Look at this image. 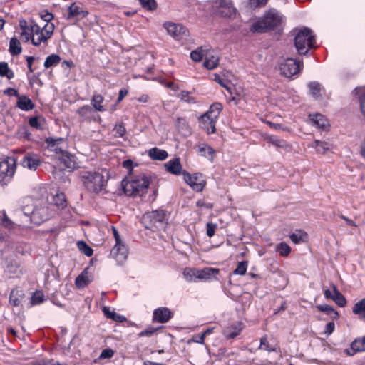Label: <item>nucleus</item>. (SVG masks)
<instances>
[{
	"label": "nucleus",
	"instance_id": "obj_1",
	"mask_svg": "<svg viewBox=\"0 0 365 365\" xmlns=\"http://www.w3.org/2000/svg\"><path fill=\"white\" fill-rule=\"evenodd\" d=\"M19 27L21 29V38L25 42L31 41L35 46L43 47L48 45V41L51 38L55 26L53 24H46L43 27L38 26L35 21L21 19L19 21Z\"/></svg>",
	"mask_w": 365,
	"mask_h": 365
},
{
	"label": "nucleus",
	"instance_id": "obj_2",
	"mask_svg": "<svg viewBox=\"0 0 365 365\" xmlns=\"http://www.w3.org/2000/svg\"><path fill=\"white\" fill-rule=\"evenodd\" d=\"M81 183L89 192L98 194L104 191L108 180V171L106 169L82 170L79 173Z\"/></svg>",
	"mask_w": 365,
	"mask_h": 365
},
{
	"label": "nucleus",
	"instance_id": "obj_3",
	"mask_svg": "<svg viewBox=\"0 0 365 365\" xmlns=\"http://www.w3.org/2000/svg\"><path fill=\"white\" fill-rule=\"evenodd\" d=\"M150 184V180L144 174L130 175L122 181L125 193L133 196L145 192Z\"/></svg>",
	"mask_w": 365,
	"mask_h": 365
},
{
	"label": "nucleus",
	"instance_id": "obj_4",
	"mask_svg": "<svg viewBox=\"0 0 365 365\" xmlns=\"http://www.w3.org/2000/svg\"><path fill=\"white\" fill-rule=\"evenodd\" d=\"M22 210L26 216L29 217V220L36 225L41 224L51 216L46 202L38 203L34 205H26L23 207Z\"/></svg>",
	"mask_w": 365,
	"mask_h": 365
},
{
	"label": "nucleus",
	"instance_id": "obj_5",
	"mask_svg": "<svg viewBox=\"0 0 365 365\" xmlns=\"http://www.w3.org/2000/svg\"><path fill=\"white\" fill-rule=\"evenodd\" d=\"M282 18L278 11L274 9L265 13L264 17L252 25L253 32H265L279 24Z\"/></svg>",
	"mask_w": 365,
	"mask_h": 365
},
{
	"label": "nucleus",
	"instance_id": "obj_6",
	"mask_svg": "<svg viewBox=\"0 0 365 365\" xmlns=\"http://www.w3.org/2000/svg\"><path fill=\"white\" fill-rule=\"evenodd\" d=\"M314 36L308 28L299 30L294 38L295 47L299 54H306L309 49L314 46Z\"/></svg>",
	"mask_w": 365,
	"mask_h": 365
},
{
	"label": "nucleus",
	"instance_id": "obj_7",
	"mask_svg": "<svg viewBox=\"0 0 365 365\" xmlns=\"http://www.w3.org/2000/svg\"><path fill=\"white\" fill-rule=\"evenodd\" d=\"M168 217L165 210H156L143 215V221L146 228L163 229L167 224Z\"/></svg>",
	"mask_w": 365,
	"mask_h": 365
},
{
	"label": "nucleus",
	"instance_id": "obj_8",
	"mask_svg": "<svg viewBox=\"0 0 365 365\" xmlns=\"http://www.w3.org/2000/svg\"><path fill=\"white\" fill-rule=\"evenodd\" d=\"M303 68V63L292 58H288L279 63L280 73L287 78L297 75Z\"/></svg>",
	"mask_w": 365,
	"mask_h": 365
},
{
	"label": "nucleus",
	"instance_id": "obj_9",
	"mask_svg": "<svg viewBox=\"0 0 365 365\" xmlns=\"http://www.w3.org/2000/svg\"><path fill=\"white\" fill-rule=\"evenodd\" d=\"M16 160L13 157L0 161V182L6 183L14 174Z\"/></svg>",
	"mask_w": 365,
	"mask_h": 365
},
{
	"label": "nucleus",
	"instance_id": "obj_10",
	"mask_svg": "<svg viewBox=\"0 0 365 365\" xmlns=\"http://www.w3.org/2000/svg\"><path fill=\"white\" fill-rule=\"evenodd\" d=\"M163 27L168 34L175 40H183L189 36L187 29L180 24L168 21L163 24Z\"/></svg>",
	"mask_w": 365,
	"mask_h": 365
},
{
	"label": "nucleus",
	"instance_id": "obj_11",
	"mask_svg": "<svg viewBox=\"0 0 365 365\" xmlns=\"http://www.w3.org/2000/svg\"><path fill=\"white\" fill-rule=\"evenodd\" d=\"M183 179L190 187L196 192H201L204 189L206 181L203 178L202 174L194 173L190 174L187 171L182 172Z\"/></svg>",
	"mask_w": 365,
	"mask_h": 365
},
{
	"label": "nucleus",
	"instance_id": "obj_12",
	"mask_svg": "<svg viewBox=\"0 0 365 365\" xmlns=\"http://www.w3.org/2000/svg\"><path fill=\"white\" fill-rule=\"evenodd\" d=\"M217 12L222 16L233 18L237 14V9L232 0H217Z\"/></svg>",
	"mask_w": 365,
	"mask_h": 365
},
{
	"label": "nucleus",
	"instance_id": "obj_13",
	"mask_svg": "<svg viewBox=\"0 0 365 365\" xmlns=\"http://www.w3.org/2000/svg\"><path fill=\"white\" fill-rule=\"evenodd\" d=\"M68 14L67 19L81 20L86 17L88 11L86 10L81 3H72L68 8Z\"/></svg>",
	"mask_w": 365,
	"mask_h": 365
},
{
	"label": "nucleus",
	"instance_id": "obj_14",
	"mask_svg": "<svg viewBox=\"0 0 365 365\" xmlns=\"http://www.w3.org/2000/svg\"><path fill=\"white\" fill-rule=\"evenodd\" d=\"M110 255L118 265L123 264L128 258V248L125 244L115 245L110 252Z\"/></svg>",
	"mask_w": 365,
	"mask_h": 365
},
{
	"label": "nucleus",
	"instance_id": "obj_15",
	"mask_svg": "<svg viewBox=\"0 0 365 365\" xmlns=\"http://www.w3.org/2000/svg\"><path fill=\"white\" fill-rule=\"evenodd\" d=\"M212 115L205 113L199 118L200 127L208 134L214 133L216 130L215 123L217 118H212Z\"/></svg>",
	"mask_w": 365,
	"mask_h": 365
},
{
	"label": "nucleus",
	"instance_id": "obj_16",
	"mask_svg": "<svg viewBox=\"0 0 365 365\" xmlns=\"http://www.w3.org/2000/svg\"><path fill=\"white\" fill-rule=\"evenodd\" d=\"M58 160L60 164L65 169L73 170L78 167L75 156L69 154L67 152L63 153L59 157Z\"/></svg>",
	"mask_w": 365,
	"mask_h": 365
},
{
	"label": "nucleus",
	"instance_id": "obj_17",
	"mask_svg": "<svg viewBox=\"0 0 365 365\" xmlns=\"http://www.w3.org/2000/svg\"><path fill=\"white\" fill-rule=\"evenodd\" d=\"M21 164L24 168L35 170L40 165L41 160L36 155L29 153L24 157Z\"/></svg>",
	"mask_w": 365,
	"mask_h": 365
},
{
	"label": "nucleus",
	"instance_id": "obj_18",
	"mask_svg": "<svg viewBox=\"0 0 365 365\" xmlns=\"http://www.w3.org/2000/svg\"><path fill=\"white\" fill-rule=\"evenodd\" d=\"M172 317V312L167 307H160L153 312V320L160 323L167 322Z\"/></svg>",
	"mask_w": 365,
	"mask_h": 365
},
{
	"label": "nucleus",
	"instance_id": "obj_19",
	"mask_svg": "<svg viewBox=\"0 0 365 365\" xmlns=\"http://www.w3.org/2000/svg\"><path fill=\"white\" fill-rule=\"evenodd\" d=\"M220 269L217 268L205 267L199 269L198 280L199 281H208L216 278L219 274Z\"/></svg>",
	"mask_w": 365,
	"mask_h": 365
},
{
	"label": "nucleus",
	"instance_id": "obj_20",
	"mask_svg": "<svg viewBox=\"0 0 365 365\" xmlns=\"http://www.w3.org/2000/svg\"><path fill=\"white\" fill-rule=\"evenodd\" d=\"M365 351V336L355 339L351 344V348L346 349L345 352L349 356H353L358 351Z\"/></svg>",
	"mask_w": 365,
	"mask_h": 365
},
{
	"label": "nucleus",
	"instance_id": "obj_21",
	"mask_svg": "<svg viewBox=\"0 0 365 365\" xmlns=\"http://www.w3.org/2000/svg\"><path fill=\"white\" fill-rule=\"evenodd\" d=\"M242 329L241 323H236L230 327H227L224 331L223 334L227 339H234L237 336Z\"/></svg>",
	"mask_w": 365,
	"mask_h": 365
},
{
	"label": "nucleus",
	"instance_id": "obj_22",
	"mask_svg": "<svg viewBox=\"0 0 365 365\" xmlns=\"http://www.w3.org/2000/svg\"><path fill=\"white\" fill-rule=\"evenodd\" d=\"M310 120L312 124L318 128L325 130L329 126V123L327 118L319 113L309 115Z\"/></svg>",
	"mask_w": 365,
	"mask_h": 365
},
{
	"label": "nucleus",
	"instance_id": "obj_23",
	"mask_svg": "<svg viewBox=\"0 0 365 365\" xmlns=\"http://www.w3.org/2000/svg\"><path fill=\"white\" fill-rule=\"evenodd\" d=\"M47 147L51 151H53L56 153H60L61 155L64 153L63 148L61 144L63 143V138H47L46 140Z\"/></svg>",
	"mask_w": 365,
	"mask_h": 365
},
{
	"label": "nucleus",
	"instance_id": "obj_24",
	"mask_svg": "<svg viewBox=\"0 0 365 365\" xmlns=\"http://www.w3.org/2000/svg\"><path fill=\"white\" fill-rule=\"evenodd\" d=\"M17 99L18 101L16 106L21 110L28 111L32 110L34 108V104L33 103L31 100L26 96L19 95Z\"/></svg>",
	"mask_w": 365,
	"mask_h": 365
},
{
	"label": "nucleus",
	"instance_id": "obj_25",
	"mask_svg": "<svg viewBox=\"0 0 365 365\" xmlns=\"http://www.w3.org/2000/svg\"><path fill=\"white\" fill-rule=\"evenodd\" d=\"M165 167L169 173L175 175H179L182 170V166L179 158H175L168 161L165 164Z\"/></svg>",
	"mask_w": 365,
	"mask_h": 365
},
{
	"label": "nucleus",
	"instance_id": "obj_26",
	"mask_svg": "<svg viewBox=\"0 0 365 365\" xmlns=\"http://www.w3.org/2000/svg\"><path fill=\"white\" fill-rule=\"evenodd\" d=\"M175 126L183 135L187 136L191 134V128L185 118H178L175 121Z\"/></svg>",
	"mask_w": 365,
	"mask_h": 365
},
{
	"label": "nucleus",
	"instance_id": "obj_27",
	"mask_svg": "<svg viewBox=\"0 0 365 365\" xmlns=\"http://www.w3.org/2000/svg\"><path fill=\"white\" fill-rule=\"evenodd\" d=\"M148 155L155 160H164L168 158V154L165 150L153 148L148 150Z\"/></svg>",
	"mask_w": 365,
	"mask_h": 365
},
{
	"label": "nucleus",
	"instance_id": "obj_28",
	"mask_svg": "<svg viewBox=\"0 0 365 365\" xmlns=\"http://www.w3.org/2000/svg\"><path fill=\"white\" fill-rule=\"evenodd\" d=\"M182 274L187 282H195L198 280L199 269L186 267Z\"/></svg>",
	"mask_w": 365,
	"mask_h": 365
},
{
	"label": "nucleus",
	"instance_id": "obj_29",
	"mask_svg": "<svg viewBox=\"0 0 365 365\" xmlns=\"http://www.w3.org/2000/svg\"><path fill=\"white\" fill-rule=\"evenodd\" d=\"M24 298V293L21 290L14 289L9 295V303L13 306H19Z\"/></svg>",
	"mask_w": 365,
	"mask_h": 365
},
{
	"label": "nucleus",
	"instance_id": "obj_30",
	"mask_svg": "<svg viewBox=\"0 0 365 365\" xmlns=\"http://www.w3.org/2000/svg\"><path fill=\"white\" fill-rule=\"evenodd\" d=\"M308 88L309 89V93L313 98L316 99L321 98L323 88L319 83L317 81L310 82L308 84Z\"/></svg>",
	"mask_w": 365,
	"mask_h": 365
},
{
	"label": "nucleus",
	"instance_id": "obj_31",
	"mask_svg": "<svg viewBox=\"0 0 365 365\" xmlns=\"http://www.w3.org/2000/svg\"><path fill=\"white\" fill-rule=\"evenodd\" d=\"M104 101V98L101 94H94L91 98V103L95 110L99 112H103L106 108L102 105Z\"/></svg>",
	"mask_w": 365,
	"mask_h": 365
},
{
	"label": "nucleus",
	"instance_id": "obj_32",
	"mask_svg": "<svg viewBox=\"0 0 365 365\" xmlns=\"http://www.w3.org/2000/svg\"><path fill=\"white\" fill-rule=\"evenodd\" d=\"M205 61H204V66L210 70L215 68L219 62V58L217 56L210 55L209 50L207 51V54L205 56Z\"/></svg>",
	"mask_w": 365,
	"mask_h": 365
},
{
	"label": "nucleus",
	"instance_id": "obj_33",
	"mask_svg": "<svg viewBox=\"0 0 365 365\" xmlns=\"http://www.w3.org/2000/svg\"><path fill=\"white\" fill-rule=\"evenodd\" d=\"M208 48L206 47H198L190 53V58L195 62H200L207 54Z\"/></svg>",
	"mask_w": 365,
	"mask_h": 365
},
{
	"label": "nucleus",
	"instance_id": "obj_34",
	"mask_svg": "<svg viewBox=\"0 0 365 365\" xmlns=\"http://www.w3.org/2000/svg\"><path fill=\"white\" fill-rule=\"evenodd\" d=\"M9 50L12 56H16L21 53L22 48L21 43L16 38H12L10 40Z\"/></svg>",
	"mask_w": 365,
	"mask_h": 365
},
{
	"label": "nucleus",
	"instance_id": "obj_35",
	"mask_svg": "<svg viewBox=\"0 0 365 365\" xmlns=\"http://www.w3.org/2000/svg\"><path fill=\"white\" fill-rule=\"evenodd\" d=\"M103 312L107 318L111 319L115 322H122L126 319L125 317L116 314L114 311L110 310L109 307H104Z\"/></svg>",
	"mask_w": 365,
	"mask_h": 365
},
{
	"label": "nucleus",
	"instance_id": "obj_36",
	"mask_svg": "<svg viewBox=\"0 0 365 365\" xmlns=\"http://www.w3.org/2000/svg\"><path fill=\"white\" fill-rule=\"evenodd\" d=\"M0 76L6 77L8 79H11L14 76L13 71L9 68L6 62H0Z\"/></svg>",
	"mask_w": 365,
	"mask_h": 365
},
{
	"label": "nucleus",
	"instance_id": "obj_37",
	"mask_svg": "<svg viewBox=\"0 0 365 365\" xmlns=\"http://www.w3.org/2000/svg\"><path fill=\"white\" fill-rule=\"evenodd\" d=\"M354 93L358 96L359 99L361 110L363 114L365 115V86L356 88L354 90Z\"/></svg>",
	"mask_w": 365,
	"mask_h": 365
},
{
	"label": "nucleus",
	"instance_id": "obj_38",
	"mask_svg": "<svg viewBox=\"0 0 365 365\" xmlns=\"http://www.w3.org/2000/svg\"><path fill=\"white\" fill-rule=\"evenodd\" d=\"M334 288V296L332 297V300L335 302V303L341 307H343L346 305V298L344 297V296L341 294L338 289H336V287L335 286L333 287Z\"/></svg>",
	"mask_w": 365,
	"mask_h": 365
},
{
	"label": "nucleus",
	"instance_id": "obj_39",
	"mask_svg": "<svg viewBox=\"0 0 365 365\" xmlns=\"http://www.w3.org/2000/svg\"><path fill=\"white\" fill-rule=\"evenodd\" d=\"M61 61V58L57 54H51L48 56L44 62V67L48 68L53 66H56Z\"/></svg>",
	"mask_w": 365,
	"mask_h": 365
},
{
	"label": "nucleus",
	"instance_id": "obj_40",
	"mask_svg": "<svg viewBox=\"0 0 365 365\" xmlns=\"http://www.w3.org/2000/svg\"><path fill=\"white\" fill-rule=\"evenodd\" d=\"M312 147H314L316 151L319 154H324L329 150V145L326 142L320 140H315L312 144Z\"/></svg>",
	"mask_w": 365,
	"mask_h": 365
},
{
	"label": "nucleus",
	"instance_id": "obj_41",
	"mask_svg": "<svg viewBox=\"0 0 365 365\" xmlns=\"http://www.w3.org/2000/svg\"><path fill=\"white\" fill-rule=\"evenodd\" d=\"M222 109V106L220 103H215L210 106V109L205 113L212 115V118H218L220 111Z\"/></svg>",
	"mask_w": 365,
	"mask_h": 365
},
{
	"label": "nucleus",
	"instance_id": "obj_42",
	"mask_svg": "<svg viewBox=\"0 0 365 365\" xmlns=\"http://www.w3.org/2000/svg\"><path fill=\"white\" fill-rule=\"evenodd\" d=\"M51 203L58 207H64L66 206V198L63 192L57 193L52 197Z\"/></svg>",
	"mask_w": 365,
	"mask_h": 365
},
{
	"label": "nucleus",
	"instance_id": "obj_43",
	"mask_svg": "<svg viewBox=\"0 0 365 365\" xmlns=\"http://www.w3.org/2000/svg\"><path fill=\"white\" fill-rule=\"evenodd\" d=\"M317 309L319 311L323 312L328 315L332 316L334 318H337L339 317L338 312L335 311L331 307L327 304L317 305Z\"/></svg>",
	"mask_w": 365,
	"mask_h": 365
},
{
	"label": "nucleus",
	"instance_id": "obj_44",
	"mask_svg": "<svg viewBox=\"0 0 365 365\" xmlns=\"http://www.w3.org/2000/svg\"><path fill=\"white\" fill-rule=\"evenodd\" d=\"M353 312L355 314L365 317V298L354 304L353 307Z\"/></svg>",
	"mask_w": 365,
	"mask_h": 365
},
{
	"label": "nucleus",
	"instance_id": "obj_45",
	"mask_svg": "<svg viewBox=\"0 0 365 365\" xmlns=\"http://www.w3.org/2000/svg\"><path fill=\"white\" fill-rule=\"evenodd\" d=\"M89 283V279L87 273L82 272L77 277L75 281V284L77 287L82 288L86 286Z\"/></svg>",
	"mask_w": 365,
	"mask_h": 365
},
{
	"label": "nucleus",
	"instance_id": "obj_46",
	"mask_svg": "<svg viewBox=\"0 0 365 365\" xmlns=\"http://www.w3.org/2000/svg\"><path fill=\"white\" fill-rule=\"evenodd\" d=\"M44 122L43 119L41 118L40 117L35 116L31 117L29 120V124L31 127L38 129V130H42L43 125L42 123Z\"/></svg>",
	"mask_w": 365,
	"mask_h": 365
},
{
	"label": "nucleus",
	"instance_id": "obj_47",
	"mask_svg": "<svg viewBox=\"0 0 365 365\" xmlns=\"http://www.w3.org/2000/svg\"><path fill=\"white\" fill-rule=\"evenodd\" d=\"M77 247L87 257H91L93 255V250L84 241H78Z\"/></svg>",
	"mask_w": 365,
	"mask_h": 365
},
{
	"label": "nucleus",
	"instance_id": "obj_48",
	"mask_svg": "<svg viewBox=\"0 0 365 365\" xmlns=\"http://www.w3.org/2000/svg\"><path fill=\"white\" fill-rule=\"evenodd\" d=\"M199 152L201 153L202 155L209 158L211 160H213L215 150L210 146L207 145H203L199 148Z\"/></svg>",
	"mask_w": 365,
	"mask_h": 365
},
{
	"label": "nucleus",
	"instance_id": "obj_49",
	"mask_svg": "<svg viewBox=\"0 0 365 365\" xmlns=\"http://www.w3.org/2000/svg\"><path fill=\"white\" fill-rule=\"evenodd\" d=\"M276 251L281 256H287L291 252V247L286 243L282 242L277 245Z\"/></svg>",
	"mask_w": 365,
	"mask_h": 365
},
{
	"label": "nucleus",
	"instance_id": "obj_50",
	"mask_svg": "<svg viewBox=\"0 0 365 365\" xmlns=\"http://www.w3.org/2000/svg\"><path fill=\"white\" fill-rule=\"evenodd\" d=\"M178 97L180 98L182 101L187 102L188 103H195L197 102L195 97L190 96V93L187 91H182L178 95Z\"/></svg>",
	"mask_w": 365,
	"mask_h": 365
},
{
	"label": "nucleus",
	"instance_id": "obj_51",
	"mask_svg": "<svg viewBox=\"0 0 365 365\" xmlns=\"http://www.w3.org/2000/svg\"><path fill=\"white\" fill-rule=\"evenodd\" d=\"M306 233L299 231L297 232H294L290 235V240L295 244L300 243L303 242L306 238Z\"/></svg>",
	"mask_w": 365,
	"mask_h": 365
},
{
	"label": "nucleus",
	"instance_id": "obj_52",
	"mask_svg": "<svg viewBox=\"0 0 365 365\" xmlns=\"http://www.w3.org/2000/svg\"><path fill=\"white\" fill-rule=\"evenodd\" d=\"M31 300L32 305L39 304L44 301V294L41 291H36L32 295Z\"/></svg>",
	"mask_w": 365,
	"mask_h": 365
},
{
	"label": "nucleus",
	"instance_id": "obj_53",
	"mask_svg": "<svg viewBox=\"0 0 365 365\" xmlns=\"http://www.w3.org/2000/svg\"><path fill=\"white\" fill-rule=\"evenodd\" d=\"M269 143L279 148H284L287 146L285 140L278 138L277 136L271 135L267 138Z\"/></svg>",
	"mask_w": 365,
	"mask_h": 365
},
{
	"label": "nucleus",
	"instance_id": "obj_54",
	"mask_svg": "<svg viewBox=\"0 0 365 365\" xmlns=\"http://www.w3.org/2000/svg\"><path fill=\"white\" fill-rule=\"evenodd\" d=\"M141 6L148 9L153 11L156 9L157 4L155 0H139Z\"/></svg>",
	"mask_w": 365,
	"mask_h": 365
},
{
	"label": "nucleus",
	"instance_id": "obj_55",
	"mask_svg": "<svg viewBox=\"0 0 365 365\" xmlns=\"http://www.w3.org/2000/svg\"><path fill=\"white\" fill-rule=\"evenodd\" d=\"M247 262H245V261L241 262L238 263L237 267L233 273L235 274L244 275V274H245V273L247 272Z\"/></svg>",
	"mask_w": 365,
	"mask_h": 365
},
{
	"label": "nucleus",
	"instance_id": "obj_56",
	"mask_svg": "<svg viewBox=\"0 0 365 365\" xmlns=\"http://www.w3.org/2000/svg\"><path fill=\"white\" fill-rule=\"evenodd\" d=\"M1 220L4 227L9 230L14 228V223L8 217L5 212H3Z\"/></svg>",
	"mask_w": 365,
	"mask_h": 365
},
{
	"label": "nucleus",
	"instance_id": "obj_57",
	"mask_svg": "<svg viewBox=\"0 0 365 365\" xmlns=\"http://www.w3.org/2000/svg\"><path fill=\"white\" fill-rule=\"evenodd\" d=\"M92 109L89 106H83L81 107L78 110L77 113L82 118H86L88 115L91 113Z\"/></svg>",
	"mask_w": 365,
	"mask_h": 365
},
{
	"label": "nucleus",
	"instance_id": "obj_58",
	"mask_svg": "<svg viewBox=\"0 0 365 365\" xmlns=\"http://www.w3.org/2000/svg\"><path fill=\"white\" fill-rule=\"evenodd\" d=\"M215 81L218 82L220 86L224 87L230 93L232 94V90L233 88L232 85L227 81L221 79L220 77H216Z\"/></svg>",
	"mask_w": 365,
	"mask_h": 365
},
{
	"label": "nucleus",
	"instance_id": "obj_59",
	"mask_svg": "<svg viewBox=\"0 0 365 365\" xmlns=\"http://www.w3.org/2000/svg\"><path fill=\"white\" fill-rule=\"evenodd\" d=\"M113 131L118 137H123L125 135L126 130L124 125L121 123L115 125Z\"/></svg>",
	"mask_w": 365,
	"mask_h": 365
},
{
	"label": "nucleus",
	"instance_id": "obj_60",
	"mask_svg": "<svg viewBox=\"0 0 365 365\" xmlns=\"http://www.w3.org/2000/svg\"><path fill=\"white\" fill-rule=\"evenodd\" d=\"M113 354H114V352L112 349H106L101 351L99 358L101 359H110L113 356Z\"/></svg>",
	"mask_w": 365,
	"mask_h": 365
},
{
	"label": "nucleus",
	"instance_id": "obj_61",
	"mask_svg": "<svg viewBox=\"0 0 365 365\" xmlns=\"http://www.w3.org/2000/svg\"><path fill=\"white\" fill-rule=\"evenodd\" d=\"M217 226V224L212 222H208L207 224V235L208 237H211L215 235Z\"/></svg>",
	"mask_w": 365,
	"mask_h": 365
},
{
	"label": "nucleus",
	"instance_id": "obj_62",
	"mask_svg": "<svg viewBox=\"0 0 365 365\" xmlns=\"http://www.w3.org/2000/svg\"><path fill=\"white\" fill-rule=\"evenodd\" d=\"M259 348L262 349H264V350L268 351L269 352L274 351L273 349H271L269 347V344L266 337H262L260 339V345H259Z\"/></svg>",
	"mask_w": 365,
	"mask_h": 365
},
{
	"label": "nucleus",
	"instance_id": "obj_63",
	"mask_svg": "<svg viewBox=\"0 0 365 365\" xmlns=\"http://www.w3.org/2000/svg\"><path fill=\"white\" fill-rule=\"evenodd\" d=\"M335 329V324L333 322H329L326 324L324 334H327V336L331 334Z\"/></svg>",
	"mask_w": 365,
	"mask_h": 365
},
{
	"label": "nucleus",
	"instance_id": "obj_64",
	"mask_svg": "<svg viewBox=\"0 0 365 365\" xmlns=\"http://www.w3.org/2000/svg\"><path fill=\"white\" fill-rule=\"evenodd\" d=\"M156 329L155 328H148L145 330L142 331L139 333L140 336H150L155 332Z\"/></svg>",
	"mask_w": 365,
	"mask_h": 365
}]
</instances>
